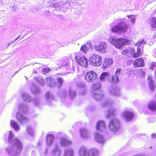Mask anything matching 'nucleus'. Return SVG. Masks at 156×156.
Listing matches in <instances>:
<instances>
[{"label":"nucleus","mask_w":156,"mask_h":156,"mask_svg":"<svg viewBox=\"0 0 156 156\" xmlns=\"http://www.w3.org/2000/svg\"><path fill=\"white\" fill-rule=\"evenodd\" d=\"M10 125L16 131H18L20 129L19 125L17 123L13 120H11L10 122Z\"/></svg>","instance_id":"7c9ffc66"},{"label":"nucleus","mask_w":156,"mask_h":156,"mask_svg":"<svg viewBox=\"0 0 156 156\" xmlns=\"http://www.w3.org/2000/svg\"><path fill=\"white\" fill-rule=\"evenodd\" d=\"M62 5L58 0H50L48 3V5L50 7L54 8L55 10H58L59 7Z\"/></svg>","instance_id":"2eb2a0df"},{"label":"nucleus","mask_w":156,"mask_h":156,"mask_svg":"<svg viewBox=\"0 0 156 156\" xmlns=\"http://www.w3.org/2000/svg\"><path fill=\"white\" fill-rule=\"evenodd\" d=\"M150 148L151 149V148H152V147H150Z\"/></svg>","instance_id":"e2e57ef3"},{"label":"nucleus","mask_w":156,"mask_h":156,"mask_svg":"<svg viewBox=\"0 0 156 156\" xmlns=\"http://www.w3.org/2000/svg\"><path fill=\"white\" fill-rule=\"evenodd\" d=\"M140 75L141 76V77H144L145 76V73L144 71L142 70V69H140Z\"/></svg>","instance_id":"de8ad7c7"},{"label":"nucleus","mask_w":156,"mask_h":156,"mask_svg":"<svg viewBox=\"0 0 156 156\" xmlns=\"http://www.w3.org/2000/svg\"><path fill=\"white\" fill-rule=\"evenodd\" d=\"M107 45L106 43L104 42H102L98 45H96L95 46V50L102 53H105L106 51V48Z\"/></svg>","instance_id":"a211bd4d"},{"label":"nucleus","mask_w":156,"mask_h":156,"mask_svg":"<svg viewBox=\"0 0 156 156\" xmlns=\"http://www.w3.org/2000/svg\"><path fill=\"white\" fill-rule=\"evenodd\" d=\"M31 90L33 94L36 95L39 94L41 91L40 88L35 84H32Z\"/></svg>","instance_id":"bb28decb"},{"label":"nucleus","mask_w":156,"mask_h":156,"mask_svg":"<svg viewBox=\"0 0 156 156\" xmlns=\"http://www.w3.org/2000/svg\"><path fill=\"white\" fill-rule=\"evenodd\" d=\"M110 77V75L108 73L103 72L101 73L100 79L102 81L108 80L109 82V79Z\"/></svg>","instance_id":"cd10ccee"},{"label":"nucleus","mask_w":156,"mask_h":156,"mask_svg":"<svg viewBox=\"0 0 156 156\" xmlns=\"http://www.w3.org/2000/svg\"><path fill=\"white\" fill-rule=\"evenodd\" d=\"M94 107H93V108H90V110L91 111H93L94 109Z\"/></svg>","instance_id":"5fc2aeb1"},{"label":"nucleus","mask_w":156,"mask_h":156,"mask_svg":"<svg viewBox=\"0 0 156 156\" xmlns=\"http://www.w3.org/2000/svg\"><path fill=\"white\" fill-rule=\"evenodd\" d=\"M128 53V51H123L122 52V53L123 55H126Z\"/></svg>","instance_id":"3c124183"},{"label":"nucleus","mask_w":156,"mask_h":156,"mask_svg":"<svg viewBox=\"0 0 156 156\" xmlns=\"http://www.w3.org/2000/svg\"><path fill=\"white\" fill-rule=\"evenodd\" d=\"M96 128L97 130L102 131L105 129V123L104 121H99L97 122Z\"/></svg>","instance_id":"6ab92c4d"},{"label":"nucleus","mask_w":156,"mask_h":156,"mask_svg":"<svg viewBox=\"0 0 156 156\" xmlns=\"http://www.w3.org/2000/svg\"><path fill=\"white\" fill-rule=\"evenodd\" d=\"M80 133L81 137L84 139L89 137L90 136V132L85 128H82L80 129Z\"/></svg>","instance_id":"4be33fe9"},{"label":"nucleus","mask_w":156,"mask_h":156,"mask_svg":"<svg viewBox=\"0 0 156 156\" xmlns=\"http://www.w3.org/2000/svg\"><path fill=\"white\" fill-rule=\"evenodd\" d=\"M41 144V143L40 142H38V144H37V145L39 147L40 145Z\"/></svg>","instance_id":"4d7b16f0"},{"label":"nucleus","mask_w":156,"mask_h":156,"mask_svg":"<svg viewBox=\"0 0 156 156\" xmlns=\"http://www.w3.org/2000/svg\"><path fill=\"white\" fill-rule=\"evenodd\" d=\"M68 69V70H69V69Z\"/></svg>","instance_id":"774afa93"},{"label":"nucleus","mask_w":156,"mask_h":156,"mask_svg":"<svg viewBox=\"0 0 156 156\" xmlns=\"http://www.w3.org/2000/svg\"><path fill=\"white\" fill-rule=\"evenodd\" d=\"M149 24L151 27L154 28H156V18L152 17L149 20Z\"/></svg>","instance_id":"c9c22d12"},{"label":"nucleus","mask_w":156,"mask_h":156,"mask_svg":"<svg viewBox=\"0 0 156 156\" xmlns=\"http://www.w3.org/2000/svg\"><path fill=\"white\" fill-rule=\"evenodd\" d=\"M110 92L111 94L115 96L119 97L121 95L120 90L118 87L111 88L110 90Z\"/></svg>","instance_id":"5701e85b"},{"label":"nucleus","mask_w":156,"mask_h":156,"mask_svg":"<svg viewBox=\"0 0 156 156\" xmlns=\"http://www.w3.org/2000/svg\"><path fill=\"white\" fill-rule=\"evenodd\" d=\"M152 78L150 76H148V80L149 81V87L151 90H154L155 87V86Z\"/></svg>","instance_id":"2f4dec72"},{"label":"nucleus","mask_w":156,"mask_h":156,"mask_svg":"<svg viewBox=\"0 0 156 156\" xmlns=\"http://www.w3.org/2000/svg\"><path fill=\"white\" fill-rule=\"evenodd\" d=\"M113 104V101L110 99H108L105 100L102 104V106L103 107L110 106V108H109L107 112L106 117L107 118H110L114 116L115 114V109L112 107L111 106Z\"/></svg>","instance_id":"0eeeda50"},{"label":"nucleus","mask_w":156,"mask_h":156,"mask_svg":"<svg viewBox=\"0 0 156 156\" xmlns=\"http://www.w3.org/2000/svg\"><path fill=\"white\" fill-rule=\"evenodd\" d=\"M151 136L153 138H156V134L155 133H153L151 135Z\"/></svg>","instance_id":"603ef678"},{"label":"nucleus","mask_w":156,"mask_h":156,"mask_svg":"<svg viewBox=\"0 0 156 156\" xmlns=\"http://www.w3.org/2000/svg\"><path fill=\"white\" fill-rule=\"evenodd\" d=\"M129 18L131 19V21L133 24H134L135 23V20L136 18L135 16L133 15H128L127 16Z\"/></svg>","instance_id":"79ce46f5"},{"label":"nucleus","mask_w":156,"mask_h":156,"mask_svg":"<svg viewBox=\"0 0 156 156\" xmlns=\"http://www.w3.org/2000/svg\"><path fill=\"white\" fill-rule=\"evenodd\" d=\"M45 83L47 85L51 87H54L56 84L55 80L51 76H49L45 78Z\"/></svg>","instance_id":"412c9836"},{"label":"nucleus","mask_w":156,"mask_h":156,"mask_svg":"<svg viewBox=\"0 0 156 156\" xmlns=\"http://www.w3.org/2000/svg\"><path fill=\"white\" fill-rule=\"evenodd\" d=\"M148 108L151 111L156 112V102L153 101L150 102L148 105Z\"/></svg>","instance_id":"473e14b6"},{"label":"nucleus","mask_w":156,"mask_h":156,"mask_svg":"<svg viewBox=\"0 0 156 156\" xmlns=\"http://www.w3.org/2000/svg\"><path fill=\"white\" fill-rule=\"evenodd\" d=\"M120 122L119 120L116 118L111 119L109 122L108 128L112 132L115 133L120 129Z\"/></svg>","instance_id":"6e6552de"},{"label":"nucleus","mask_w":156,"mask_h":156,"mask_svg":"<svg viewBox=\"0 0 156 156\" xmlns=\"http://www.w3.org/2000/svg\"><path fill=\"white\" fill-rule=\"evenodd\" d=\"M130 63V62H128V63Z\"/></svg>","instance_id":"69168bd1"},{"label":"nucleus","mask_w":156,"mask_h":156,"mask_svg":"<svg viewBox=\"0 0 156 156\" xmlns=\"http://www.w3.org/2000/svg\"><path fill=\"white\" fill-rule=\"evenodd\" d=\"M76 95V92L71 89H70L69 92V94H68V91L66 90H62L59 94V97L61 98H65L68 96L71 99L75 98Z\"/></svg>","instance_id":"1a4fd4ad"},{"label":"nucleus","mask_w":156,"mask_h":156,"mask_svg":"<svg viewBox=\"0 0 156 156\" xmlns=\"http://www.w3.org/2000/svg\"><path fill=\"white\" fill-rule=\"evenodd\" d=\"M40 102V100L38 98H36L34 101V103L36 106H38V105Z\"/></svg>","instance_id":"37998d69"},{"label":"nucleus","mask_w":156,"mask_h":156,"mask_svg":"<svg viewBox=\"0 0 156 156\" xmlns=\"http://www.w3.org/2000/svg\"><path fill=\"white\" fill-rule=\"evenodd\" d=\"M113 63V60L112 59L105 58V61L103 62L102 67L105 69L108 68Z\"/></svg>","instance_id":"a878e982"},{"label":"nucleus","mask_w":156,"mask_h":156,"mask_svg":"<svg viewBox=\"0 0 156 156\" xmlns=\"http://www.w3.org/2000/svg\"><path fill=\"white\" fill-rule=\"evenodd\" d=\"M22 96L23 100L26 102H29L31 100L29 94L27 93H23Z\"/></svg>","instance_id":"72a5a7b5"},{"label":"nucleus","mask_w":156,"mask_h":156,"mask_svg":"<svg viewBox=\"0 0 156 156\" xmlns=\"http://www.w3.org/2000/svg\"><path fill=\"white\" fill-rule=\"evenodd\" d=\"M130 63V62H128V63Z\"/></svg>","instance_id":"338daca9"},{"label":"nucleus","mask_w":156,"mask_h":156,"mask_svg":"<svg viewBox=\"0 0 156 156\" xmlns=\"http://www.w3.org/2000/svg\"><path fill=\"white\" fill-rule=\"evenodd\" d=\"M61 64V66H67L69 64V61L68 59H66L63 60Z\"/></svg>","instance_id":"58836bf2"},{"label":"nucleus","mask_w":156,"mask_h":156,"mask_svg":"<svg viewBox=\"0 0 156 156\" xmlns=\"http://www.w3.org/2000/svg\"><path fill=\"white\" fill-rule=\"evenodd\" d=\"M46 142L47 147H50L52 144L55 139L54 136L52 134L47 133L46 136Z\"/></svg>","instance_id":"aec40b11"},{"label":"nucleus","mask_w":156,"mask_h":156,"mask_svg":"<svg viewBox=\"0 0 156 156\" xmlns=\"http://www.w3.org/2000/svg\"><path fill=\"white\" fill-rule=\"evenodd\" d=\"M35 72V73H37L36 71H35V72Z\"/></svg>","instance_id":"0e129e2a"},{"label":"nucleus","mask_w":156,"mask_h":156,"mask_svg":"<svg viewBox=\"0 0 156 156\" xmlns=\"http://www.w3.org/2000/svg\"><path fill=\"white\" fill-rule=\"evenodd\" d=\"M146 42L144 40L141 41H140L136 43L135 45L137 47V52H135L134 50L133 51L132 54L133 53V57L135 58L138 57L139 55H141L142 53V50L144 47V45L145 44Z\"/></svg>","instance_id":"9d476101"},{"label":"nucleus","mask_w":156,"mask_h":156,"mask_svg":"<svg viewBox=\"0 0 156 156\" xmlns=\"http://www.w3.org/2000/svg\"><path fill=\"white\" fill-rule=\"evenodd\" d=\"M20 70V69H19L18 71L16 72L15 73V74L17 72H18Z\"/></svg>","instance_id":"13d9d810"},{"label":"nucleus","mask_w":156,"mask_h":156,"mask_svg":"<svg viewBox=\"0 0 156 156\" xmlns=\"http://www.w3.org/2000/svg\"><path fill=\"white\" fill-rule=\"evenodd\" d=\"M155 66H156V63L155 62H153L150 65V69L151 70H153Z\"/></svg>","instance_id":"49530a36"},{"label":"nucleus","mask_w":156,"mask_h":156,"mask_svg":"<svg viewBox=\"0 0 156 156\" xmlns=\"http://www.w3.org/2000/svg\"><path fill=\"white\" fill-rule=\"evenodd\" d=\"M50 69L49 68H44L42 69V73L45 74L46 73H48L50 71Z\"/></svg>","instance_id":"a18cd8bd"},{"label":"nucleus","mask_w":156,"mask_h":156,"mask_svg":"<svg viewBox=\"0 0 156 156\" xmlns=\"http://www.w3.org/2000/svg\"><path fill=\"white\" fill-rule=\"evenodd\" d=\"M8 135V143L9 145L6 148V150L9 155L17 156L20 154L22 151V144L18 139H13L14 135L12 131H9V134L8 133H5L4 137H7Z\"/></svg>","instance_id":"f257e3e1"},{"label":"nucleus","mask_w":156,"mask_h":156,"mask_svg":"<svg viewBox=\"0 0 156 156\" xmlns=\"http://www.w3.org/2000/svg\"><path fill=\"white\" fill-rule=\"evenodd\" d=\"M45 98L46 100L47 103L50 104L49 102L53 100V97L52 93L49 91L46 92L45 95Z\"/></svg>","instance_id":"c85d7f7f"},{"label":"nucleus","mask_w":156,"mask_h":156,"mask_svg":"<svg viewBox=\"0 0 156 156\" xmlns=\"http://www.w3.org/2000/svg\"><path fill=\"white\" fill-rule=\"evenodd\" d=\"M109 42L113 45L115 48L120 49L124 45L129 44L131 41L128 39L117 38L111 36L108 39Z\"/></svg>","instance_id":"7ed1b4c3"},{"label":"nucleus","mask_w":156,"mask_h":156,"mask_svg":"<svg viewBox=\"0 0 156 156\" xmlns=\"http://www.w3.org/2000/svg\"><path fill=\"white\" fill-rule=\"evenodd\" d=\"M116 24L112 27L111 30L112 32L117 34L125 33L128 29L127 20L124 18L118 19L116 20Z\"/></svg>","instance_id":"f03ea898"},{"label":"nucleus","mask_w":156,"mask_h":156,"mask_svg":"<svg viewBox=\"0 0 156 156\" xmlns=\"http://www.w3.org/2000/svg\"><path fill=\"white\" fill-rule=\"evenodd\" d=\"M34 153V152L32 151V154H33V153Z\"/></svg>","instance_id":"680f3d73"},{"label":"nucleus","mask_w":156,"mask_h":156,"mask_svg":"<svg viewBox=\"0 0 156 156\" xmlns=\"http://www.w3.org/2000/svg\"><path fill=\"white\" fill-rule=\"evenodd\" d=\"M15 41H15V40L14 41H11L8 44L7 46V47H8L9 45H10L11 44L14 43Z\"/></svg>","instance_id":"8fccbe9b"},{"label":"nucleus","mask_w":156,"mask_h":156,"mask_svg":"<svg viewBox=\"0 0 156 156\" xmlns=\"http://www.w3.org/2000/svg\"><path fill=\"white\" fill-rule=\"evenodd\" d=\"M48 153V150L47 148H46L45 149V150L44 152V154L46 155Z\"/></svg>","instance_id":"864d4df0"},{"label":"nucleus","mask_w":156,"mask_h":156,"mask_svg":"<svg viewBox=\"0 0 156 156\" xmlns=\"http://www.w3.org/2000/svg\"><path fill=\"white\" fill-rule=\"evenodd\" d=\"M12 10L13 11H15L17 9V6L16 5H14L12 6Z\"/></svg>","instance_id":"09e8293b"},{"label":"nucleus","mask_w":156,"mask_h":156,"mask_svg":"<svg viewBox=\"0 0 156 156\" xmlns=\"http://www.w3.org/2000/svg\"><path fill=\"white\" fill-rule=\"evenodd\" d=\"M101 87V84L99 83L94 84L93 85L92 92L93 97L97 101H99L103 97V92L99 91Z\"/></svg>","instance_id":"39448f33"},{"label":"nucleus","mask_w":156,"mask_h":156,"mask_svg":"<svg viewBox=\"0 0 156 156\" xmlns=\"http://www.w3.org/2000/svg\"><path fill=\"white\" fill-rule=\"evenodd\" d=\"M20 35H19V36H18L17 38H16L15 39V41H16L17 40L18 38H20Z\"/></svg>","instance_id":"6e6d98bb"},{"label":"nucleus","mask_w":156,"mask_h":156,"mask_svg":"<svg viewBox=\"0 0 156 156\" xmlns=\"http://www.w3.org/2000/svg\"><path fill=\"white\" fill-rule=\"evenodd\" d=\"M57 80L58 84V87L60 88L62 85L63 82V79L61 77H59L57 78Z\"/></svg>","instance_id":"ea45409f"},{"label":"nucleus","mask_w":156,"mask_h":156,"mask_svg":"<svg viewBox=\"0 0 156 156\" xmlns=\"http://www.w3.org/2000/svg\"><path fill=\"white\" fill-rule=\"evenodd\" d=\"M68 71H69V73L71 72V71L70 70H68Z\"/></svg>","instance_id":"bf43d9fd"},{"label":"nucleus","mask_w":156,"mask_h":156,"mask_svg":"<svg viewBox=\"0 0 156 156\" xmlns=\"http://www.w3.org/2000/svg\"><path fill=\"white\" fill-rule=\"evenodd\" d=\"M61 146L62 147H66L70 146L72 142L64 137H60L59 139Z\"/></svg>","instance_id":"f3484780"},{"label":"nucleus","mask_w":156,"mask_h":156,"mask_svg":"<svg viewBox=\"0 0 156 156\" xmlns=\"http://www.w3.org/2000/svg\"><path fill=\"white\" fill-rule=\"evenodd\" d=\"M97 74L93 71H89L85 76L86 80L88 82H91L97 77Z\"/></svg>","instance_id":"ddd939ff"},{"label":"nucleus","mask_w":156,"mask_h":156,"mask_svg":"<svg viewBox=\"0 0 156 156\" xmlns=\"http://www.w3.org/2000/svg\"><path fill=\"white\" fill-rule=\"evenodd\" d=\"M41 77V76H36L34 78V79L36 80V81L40 85L43 86L44 84V82Z\"/></svg>","instance_id":"e433bc0d"},{"label":"nucleus","mask_w":156,"mask_h":156,"mask_svg":"<svg viewBox=\"0 0 156 156\" xmlns=\"http://www.w3.org/2000/svg\"><path fill=\"white\" fill-rule=\"evenodd\" d=\"M88 48L86 45H82L81 48L80 50L82 51L83 52L86 53L88 51Z\"/></svg>","instance_id":"a19ab883"},{"label":"nucleus","mask_w":156,"mask_h":156,"mask_svg":"<svg viewBox=\"0 0 156 156\" xmlns=\"http://www.w3.org/2000/svg\"><path fill=\"white\" fill-rule=\"evenodd\" d=\"M64 156H74L73 150L71 148H68L64 150Z\"/></svg>","instance_id":"c756f323"},{"label":"nucleus","mask_w":156,"mask_h":156,"mask_svg":"<svg viewBox=\"0 0 156 156\" xmlns=\"http://www.w3.org/2000/svg\"><path fill=\"white\" fill-rule=\"evenodd\" d=\"M121 69L120 68H118L117 69L116 71L115 72V76H116L118 77V76H119L121 74Z\"/></svg>","instance_id":"c03bdc74"},{"label":"nucleus","mask_w":156,"mask_h":156,"mask_svg":"<svg viewBox=\"0 0 156 156\" xmlns=\"http://www.w3.org/2000/svg\"><path fill=\"white\" fill-rule=\"evenodd\" d=\"M19 112L17 113L16 118L18 121L22 124H24L28 121V119L24 116L23 113L27 114L28 108L26 105L21 104L18 107Z\"/></svg>","instance_id":"20e7f679"},{"label":"nucleus","mask_w":156,"mask_h":156,"mask_svg":"<svg viewBox=\"0 0 156 156\" xmlns=\"http://www.w3.org/2000/svg\"><path fill=\"white\" fill-rule=\"evenodd\" d=\"M123 119L126 121H130L132 120L134 116V113L128 111H124L122 113Z\"/></svg>","instance_id":"4468645a"},{"label":"nucleus","mask_w":156,"mask_h":156,"mask_svg":"<svg viewBox=\"0 0 156 156\" xmlns=\"http://www.w3.org/2000/svg\"><path fill=\"white\" fill-rule=\"evenodd\" d=\"M75 59L78 64L84 67L88 66L87 61L86 57L77 55L75 57Z\"/></svg>","instance_id":"f8f14e48"},{"label":"nucleus","mask_w":156,"mask_h":156,"mask_svg":"<svg viewBox=\"0 0 156 156\" xmlns=\"http://www.w3.org/2000/svg\"><path fill=\"white\" fill-rule=\"evenodd\" d=\"M134 63L135 68L143 67L144 66V60L141 58H138L136 59Z\"/></svg>","instance_id":"393cba45"},{"label":"nucleus","mask_w":156,"mask_h":156,"mask_svg":"<svg viewBox=\"0 0 156 156\" xmlns=\"http://www.w3.org/2000/svg\"><path fill=\"white\" fill-rule=\"evenodd\" d=\"M154 36L155 37H156V33L154 34Z\"/></svg>","instance_id":"052dcab7"},{"label":"nucleus","mask_w":156,"mask_h":156,"mask_svg":"<svg viewBox=\"0 0 156 156\" xmlns=\"http://www.w3.org/2000/svg\"><path fill=\"white\" fill-rule=\"evenodd\" d=\"M94 137L96 141L99 143L103 144L105 141L104 136L96 132L95 133Z\"/></svg>","instance_id":"b1692460"},{"label":"nucleus","mask_w":156,"mask_h":156,"mask_svg":"<svg viewBox=\"0 0 156 156\" xmlns=\"http://www.w3.org/2000/svg\"><path fill=\"white\" fill-rule=\"evenodd\" d=\"M98 150L96 149H92L87 151L84 147H81L79 151L80 156H98Z\"/></svg>","instance_id":"423d86ee"},{"label":"nucleus","mask_w":156,"mask_h":156,"mask_svg":"<svg viewBox=\"0 0 156 156\" xmlns=\"http://www.w3.org/2000/svg\"><path fill=\"white\" fill-rule=\"evenodd\" d=\"M101 57L96 54H94L90 58V63L93 66H99L102 63Z\"/></svg>","instance_id":"9b49d317"},{"label":"nucleus","mask_w":156,"mask_h":156,"mask_svg":"<svg viewBox=\"0 0 156 156\" xmlns=\"http://www.w3.org/2000/svg\"><path fill=\"white\" fill-rule=\"evenodd\" d=\"M60 154V147L59 144L58 143H56L51 152V155L52 156H59Z\"/></svg>","instance_id":"dca6fc26"},{"label":"nucleus","mask_w":156,"mask_h":156,"mask_svg":"<svg viewBox=\"0 0 156 156\" xmlns=\"http://www.w3.org/2000/svg\"><path fill=\"white\" fill-rule=\"evenodd\" d=\"M27 131L28 134L30 136H32L34 134V131L31 126H27Z\"/></svg>","instance_id":"4c0bfd02"},{"label":"nucleus","mask_w":156,"mask_h":156,"mask_svg":"<svg viewBox=\"0 0 156 156\" xmlns=\"http://www.w3.org/2000/svg\"><path fill=\"white\" fill-rule=\"evenodd\" d=\"M119 81L118 77L114 75L113 76L110 75V77L109 79V82L112 83H115L118 82Z\"/></svg>","instance_id":"f704fd0d"}]
</instances>
